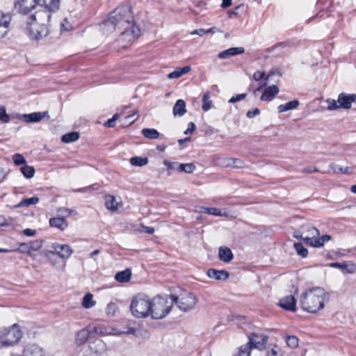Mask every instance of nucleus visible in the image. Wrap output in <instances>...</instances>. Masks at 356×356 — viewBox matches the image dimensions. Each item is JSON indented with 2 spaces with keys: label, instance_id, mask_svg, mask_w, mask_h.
<instances>
[{
  "label": "nucleus",
  "instance_id": "nucleus-1",
  "mask_svg": "<svg viewBox=\"0 0 356 356\" xmlns=\"http://www.w3.org/2000/svg\"><path fill=\"white\" fill-rule=\"evenodd\" d=\"M100 27L106 33L118 30L120 40L129 43L141 35V30L135 24L131 7L128 3L121 4L111 12Z\"/></svg>",
  "mask_w": 356,
  "mask_h": 356
},
{
  "label": "nucleus",
  "instance_id": "nucleus-2",
  "mask_svg": "<svg viewBox=\"0 0 356 356\" xmlns=\"http://www.w3.org/2000/svg\"><path fill=\"white\" fill-rule=\"evenodd\" d=\"M327 298V294L323 288L314 287L301 294L300 305L305 312L316 313L324 308V302Z\"/></svg>",
  "mask_w": 356,
  "mask_h": 356
},
{
  "label": "nucleus",
  "instance_id": "nucleus-3",
  "mask_svg": "<svg viewBox=\"0 0 356 356\" xmlns=\"http://www.w3.org/2000/svg\"><path fill=\"white\" fill-rule=\"evenodd\" d=\"M51 15L48 11H37L28 17L27 29L31 37L39 40L49 33V26Z\"/></svg>",
  "mask_w": 356,
  "mask_h": 356
},
{
  "label": "nucleus",
  "instance_id": "nucleus-4",
  "mask_svg": "<svg viewBox=\"0 0 356 356\" xmlns=\"http://www.w3.org/2000/svg\"><path fill=\"white\" fill-rule=\"evenodd\" d=\"M150 315L154 319H162L171 311L172 300L158 296L150 300Z\"/></svg>",
  "mask_w": 356,
  "mask_h": 356
},
{
  "label": "nucleus",
  "instance_id": "nucleus-5",
  "mask_svg": "<svg viewBox=\"0 0 356 356\" xmlns=\"http://www.w3.org/2000/svg\"><path fill=\"white\" fill-rule=\"evenodd\" d=\"M150 299L145 294L134 297L130 305L132 314L136 318H145L150 315Z\"/></svg>",
  "mask_w": 356,
  "mask_h": 356
},
{
  "label": "nucleus",
  "instance_id": "nucleus-6",
  "mask_svg": "<svg viewBox=\"0 0 356 356\" xmlns=\"http://www.w3.org/2000/svg\"><path fill=\"white\" fill-rule=\"evenodd\" d=\"M356 101V94H348L341 92L338 95L337 100L328 98L325 100L327 104V109L328 111H335L340 108L350 109L352 103Z\"/></svg>",
  "mask_w": 356,
  "mask_h": 356
},
{
  "label": "nucleus",
  "instance_id": "nucleus-7",
  "mask_svg": "<svg viewBox=\"0 0 356 356\" xmlns=\"http://www.w3.org/2000/svg\"><path fill=\"white\" fill-rule=\"evenodd\" d=\"M22 337V332L19 326L14 324L9 328L4 329L0 333V342L4 346H13L17 343Z\"/></svg>",
  "mask_w": 356,
  "mask_h": 356
},
{
  "label": "nucleus",
  "instance_id": "nucleus-8",
  "mask_svg": "<svg viewBox=\"0 0 356 356\" xmlns=\"http://www.w3.org/2000/svg\"><path fill=\"white\" fill-rule=\"evenodd\" d=\"M171 300L172 303L175 302L184 312H188L194 309L197 300L195 296L190 292L181 294L179 298L177 296L171 295Z\"/></svg>",
  "mask_w": 356,
  "mask_h": 356
},
{
  "label": "nucleus",
  "instance_id": "nucleus-9",
  "mask_svg": "<svg viewBox=\"0 0 356 356\" xmlns=\"http://www.w3.org/2000/svg\"><path fill=\"white\" fill-rule=\"evenodd\" d=\"M319 236V230L309 224L302 225L294 234V237L302 240L307 245L312 247V243L310 242V238L316 239Z\"/></svg>",
  "mask_w": 356,
  "mask_h": 356
},
{
  "label": "nucleus",
  "instance_id": "nucleus-10",
  "mask_svg": "<svg viewBox=\"0 0 356 356\" xmlns=\"http://www.w3.org/2000/svg\"><path fill=\"white\" fill-rule=\"evenodd\" d=\"M54 251L47 250L45 251V255L49 257V255H54L55 252L62 259H68L72 254L73 250L69 245L67 244H59L54 243L51 245Z\"/></svg>",
  "mask_w": 356,
  "mask_h": 356
},
{
  "label": "nucleus",
  "instance_id": "nucleus-11",
  "mask_svg": "<svg viewBox=\"0 0 356 356\" xmlns=\"http://www.w3.org/2000/svg\"><path fill=\"white\" fill-rule=\"evenodd\" d=\"M38 0H15V9L20 14L26 15L35 8Z\"/></svg>",
  "mask_w": 356,
  "mask_h": 356
},
{
  "label": "nucleus",
  "instance_id": "nucleus-12",
  "mask_svg": "<svg viewBox=\"0 0 356 356\" xmlns=\"http://www.w3.org/2000/svg\"><path fill=\"white\" fill-rule=\"evenodd\" d=\"M249 341L245 345H249L250 350L252 348L263 349L268 341V337L262 334L252 332L248 335Z\"/></svg>",
  "mask_w": 356,
  "mask_h": 356
},
{
  "label": "nucleus",
  "instance_id": "nucleus-13",
  "mask_svg": "<svg viewBox=\"0 0 356 356\" xmlns=\"http://www.w3.org/2000/svg\"><path fill=\"white\" fill-rule=\"evenodd\" d=\"M163 164L170 170H177L179 172L192 173L195 170V165L193 163H179L165 161Z\"/></svg>",
  "mask_w": 356,
  "mask_h": 356
},
{
  "label": "nucleus",
  "instance_id": "nucleus-14",
  "mask_svg": "<svg viewBox=\"0 0 356 356\" xmlns=\"http://www.w3.org/2000/svg\"><path fill=\"white\" fill-rule=\"evenodd\" d=\"M49 118L50 117L47 111L34 112L29 114H24L22 115L23 120L28 123L39 122L43 119L48 120Z\"/></svg>",
  "mask_w": 356,
  "mask_h": 356
},
{
  "label": "nucleus",
  "instance_id": "nucleus-15",
  "mask_svg": "<svg viewBox=\"0 0 356 356\" xmlns=\"http://www.w3.org/2000/svg\"><path fill=\"white\" fill-rule=\"evenodd\" d=\"M38 5L42 7L38 11H48L51 14L58 10L60 0H38Z\"/></svg>",
  "mask_w": 356,
  "mask_h": 356
},
{
  "label": "nucleus",
  "instance_id": "nucleus-16",
  "mask_svg": "<svg viewBox=\"0 0 356 356\" xmlns=\"http://www.w3.org/2000/svg\"><path fill=\"white\" fill-rule=\"evenodd\" d=\"M280 306L287 311L295 312L296 310V300L293 296H286L280 300Z\"/></svg>",
  "mask_w": 356,
  "mask_h": 356
},
{
  "label": "nucleus",
  "instance_id": "nucleus-17",
  "mask_svg": "<svg viewBox=\"0 0 356 356\" xmlns=\"http://www.w3.org/2000/svg\"><path fill=\"white\" fill-rule=\"evenodd\" d=\"M279 91L276 85L268 86L264 90L260 99L261 101L270 102L279 93Z\"/></svg>",
  "mask_w": 356,
  "mask_h": 356
},
{
  "label": "nucleus",
  "instance_id": "nucleus-18",
  "mask_svg": "<svg viewBox=\"0 0 356 356\" xmlns=\"http://www.w3.org/2000/svg\"><path fill=\"white\" fill-rule=\"evenodd\" d=\"M245 52L244 47H231L226 50H224L220 52L218 54V57L220 59H225L230 56H234L238 54H243Z\"/></svg>",
  "mask_w": 356,
  "mask_h": 356
},
{
  "label": "nucleus",
  "instance_id": "nucleus-19",
  "mask_svg": "<svg viewBox=\"0 0 356 356\" xmlns=\"http://www.w3.org/2000/svg\"><path fill=\"white\" fill-rule=\"evenodd\" d=\"M23 353L24 356H44L43 350L36 344L27 345Z\"/></svg>",
  "mask_w": 356,
  "mask_h": 356
},
{
  "label": "nucleus",
  "instance_id": "nucleus-20",
  "mask_svg": "<svg viewBox=\"0 0 356 356\" xmlns=\"http://www.w3.org/2000/svg\"><path fill=\"white\" fill-rule=\"evenodd\" d=\"M207 275L209 277L216 280H225L229 277V273L224 270L209 269Z\"/></svg>",
  "mask_w": 356,
  "mask_h": 356
},
{
  "label": "nucleus",
  "instance_id": "nucleus-21",
  "mask_svg": "<svg viewBox=\"0 0 356 356\" xmlns=\"http://www.w3.org/2000/svg\"><path fill=\"white\" fill-rule=\"evenodd\" d=\"M90 348L97 355H102L107 350L106 343L100 339L94 340L90 343Z\"/></svg>",
  "mask_w": 356,
  "mask_h": 356
},
{
  "label": "nucleus",
  "instance_id": "nucleus-22",
  "mask_svg": "<svg viewBox=\"0 0 356 356\" xmlns=\"http://www.w3.org/2000/svg\"><path fill=\"white\" fill-rule=\"evenodd\" d=\"M289 44L285 42H278L273 46L266 49V52L271 54L274 53L276 56H281L284 53V49L288 47Z\"/></svg>",
  "mask_w": 356,
  "mask_h": 356
},
{
  "label": "nucleus",
  "instance_id": "nucleus-23",
  "mask_svg": "<svg viewBox=\"0 0 356 356\" xmlns=\"http://www.w3.org/2000/svg\"><path fill=\"white\" fill-rule=\"evenodd\" d=\"M218 257L221 261L228 263L233 259L234 256L230 248L220 247L218 250Z\"/></svg>",
  "mask_w": 356,
  "mask_h": 356
},
{
  "label": "nucleus",
  "instance_id": "nucleus-24",
  "mask_svg": "<svg viewBox=\"0 0 356 356\" xmlns=\"http://www.w3.org/2000/svg\"><path fill=\"white\" fill-rule=\"evenodd\" d=\"M300 105V102L297 99L290 101L286 104H280L277 107L278 113H284L289 111L296 109Z\"/></svg>",
  "mask_w": 356,
  "mask_h": 356
},
{
  "label": "nucleus",
  "instance_id": "nucleus-25",
  "mask_svg": "<svg viewBox=\"0 0 356 356\" xmlns=\"http://www.w3.org/2000/svg\"><path fill=\"white\" fill-rule=\"evenodd\" d=\"M329 266L332 268H337L342 270H345L349 273H353L356 270V266L355 264L353 263L347 264L334 262L330 263Z\"/></svg>",
  "mask_w": 356,
  "mask_h": 356
},
{
  "label": "nucleus",
  "instance_id": "nucleus-26",
  "mask_svg": "<svg viewBox=\"0 0 356 356\" xmlns=\"http://www.w3.org/2000/svg\"><path fill=\"white\" fill-rule=\"evenodd\" d=\"M191 70V68L189 65H186L183 67H177L173 72L168 74V78L170 79H178L183 76L184 74L190 72Z\"/></svg>",
  "mask_w": 356,
  "mask_h": 356
},
{
  "label": "nucleus",
  "instance_id": "nucleus-27",
  "mask_svg": "<svg viewBox=\"0 0 356 356\" xmlns=\"http://www.w3.org/2000/svg\"><path fill=\"white\" fill-rule=\"evenodd\" d=\"M49 225L51 227L58 228L62 231L67 227V223L63 217L50 218Z\"/></svg>",
  "mask_w": 356,
  "mask_h": 356
},
{
  "label": "nucleus",
  "instance_id": "nucleus-28",
  "mask_svg": "<svg viewBox=\"0 0 356 356\" xmlns=\"http://www.w3.org/2000/svg\"><path fill=\"white\" fill-rule=\"evenodd\" d=\"M186 112V103L182 99H178L173 107L174 115L182 116Z\"/></svg>",
  "mask_w": 356,
  "mask_h": 356
},
{
  "label": "nucleus",
  "instance_id": "nucleus-29",
  "mask_svg": "<svg viewBox=\"0 0 356 356\" xmlns=\"http://www.w3.org/2000/svg\"><path fill=\"white\" fill-rule=\"evenodd\" d=\"M105 206L107 209L111 211H115L118 210V202L114 196L111 195H106L104 197Z\"/></svg>",
  "mask_w": 356,
  "mask_h": 356
},
{
  "label": "nucleus",
  "instance_id": "nucleus-30",
  "mask_svg": "<svg viewBox=\"0 0 356 356\" xmlns=\"http://www.w3.org/2000/svg\"><path fill=\"white\" fill-rule=\"evenodd\" d=\"M89 337V331L87 329L79 330L76 334V343L81 346L85 343Z\"/></svg>",
  "mask_w": 356,
  "mask_h": 356
},
{
  "label": "nucleus",
  "instance_id": "nucleus-31",
  "mask_svg": "<svg viewBox=\"0 0 356 356\" xmlns=\"http://www.w3.org/2000/svg\"><path fill=\"white\" fill-rule=\"evenodd\" d=\"M131 276V273L129 269H126L124 270L118 272L115 276V280L119 282H127L129 281Z\"/></svg>",
  "mask_w": 356,
  "mask_h": 356
},
{
  "label": "nucleus",
  "instance_id": "nucleus-32",
  "mask_svg": "<svg viewBox=\"0 0 356 356\" xmlns=\"http://www.w3.org/2000/svg\"><path fill=\"white\" fill-rule=\"evenodd\" d=\"M331 240V236L328 234L323 235L321 237H316V239L310 238V242L312 243V247L320 248L322 247L325 242Z\"/></svg>",
  "mask_w": 356,
  "mask_h": 356
},
{
  "label": "nucleus",
  "instance_id": "nucleus-33",
  "mask_svg": "<svg viewBox=\"0 0 356 356\" xmlns=\"http://www.w3.org/2000/svg\"><path fill=\"white\" fill-rule=\"evenodd\" d=\"M142 134L147 138L156 139L159 138L160 134L155 129L145 128L141 131Z\"/></svg>",
  "mask_w": 356,
  "mask_h": 356
},
{
  "label": "nucleus",
  "instance_id": "nucleus-34",
  "mask_svg": "<svg viewBox=\"0 0 356 356\" xmlns=\"http://www.w3.org/2000/svg\"><path fill=\"white\" fill-rule=\"evenodd\" d=\"M39 202V198L38 197H31L29 198L23 199L16 207H29L31 205H35L38 204Z\"/></svg>",
  "mask_w": 356,
  "mask_h": 356
},
{
  "label": "nucleus",
  "instance_id": "nucleus-35",
  "mask_svg": "<svg viewBox=\"0 0 356 356\" xmlns=\"http://www.w3.org/2000/svg\"><path fill=\"white\" fill-rule=\"evenodd\" d=\"M79 138V134L78 132L72 131L67 133L66 134H64L61 140L62 142L65 143H70L72 142H74L77 140Z\"/></svg>",
  "mask_w": 356,
  "mask_h": 356
},
{
  "label": "nucleus",
  "instance_id": "nucleus-36",
  "mask_svg": "<svg viewBox=\"0 0 356 356\" xmlns=\"http://www.w3.org/2000/svg\"><path fill=\"white\" fill-rule=\"evenodd\" d=\"M148 163L147 157L134 156L130 159V163L134 166H144Z\"/></svg>",
  "mask_w": 356,
  "mask_h": 356
},
{
  "label": "nucleus",
  "instance_id": "nucleus-37",
  "mask_svg": "<svg viewBox=\"0 0 356 356\" xmlns=\"http://www.w3.org/2000/svg\"><path fill=\"white\" fill-rule=\"evenodd\" d=\"M202 107L204 111H208L212 107V101L210 99V92L209 91L203 95Z\"/></svg>",
  "mask_w": 356,
  "mask_h": 356
},
{
  "label": "nucleus",
  "instance_id": "nucleus-38",
  "mask_svg": "<svg viewBox=\"0 0 356 356\" xmlns=\"http://www.w3.org/2000/svg\"><path fill=\"white\" fill-rule=\"evenodd\" d=\"M20 170L23 175L27 179L32 178L35 172L33 166L27 165L26 164L20 168Z\"/></svg>",
  "mask_w": 356,
  "mask_h": 356
},
{
  "label": "nucleus",
  "instance_id": "nucleus-39",
  "mask_svg": "<svg viewBox=\"0 0 356 356\" xmlns=\"http://www.w3.org/2000/svg\"><path fill=\"white\" fill-rule=\"evenodd\" d=\"M92 295L90 293L83 296L82 305L84 308L89 309L95 306V302L92 300Z\"/></svg>",
  "mask_w": 356,
  "mask_h": 356
},
{
  "label": "nucleus",
  "instance_id": "nucleus-40",
  "mask_svg": "<svg viewBox=\"0 0 356 356\" xmlns=\"http://www.w3.org/2000/svg\"><path fill=\"white\" fill-rule=\"evenodd\" d=\"M282 352L280 347L273 345L272 347L269 346L266 350V356H282Z\"/></svg>",
  "mask_w": 356,
  "mask_h": 356
},
{
  "label": "nucleus",
  "instance_id": "nucleus-41",
  "mask_svg": "<svg viewBox=\"0 0 356 356\" xmlns=\"http://www.w3.org/2000/svg\"><path fill=\"white\" fill-rule=\"evenodd\" d=\"M293 247L297 254L302 257H306L308 254L307 250L300 243H295Z\"/></svg>",
  "mask_w": 356,
  "mask_h": 356
},
{
  "label": "nucleus",
  "instance_id": "nucleus-42",
  "mask_svg": "<svg viewBox=\"0 0 356 356\" xmlns=\"http://www.w3.org/2000/svg\"><path fill=\"white\" fill-rule=\"evenodd\" d=\"M236 161H234L233 158H222L218 159V164L224 168L232 167V165L234 164Z\"/></svg>",
  "mask_w": 356,
  "mask_h": 356
},
{
  "label": "nucleus",
  "instance_id": "nucleus-43",
  "mask_svg": "<svg viewBox=\"0 0 356 356\" xmlns=\"http://www.w3.org/2000/svg\"><path fill=\"white\" fill-rule=\"evenodd\" d=\"M58 212L60 215H62L63 216V218L64 217L70 216L71 215L76 216L78 214V212L76 210H74V209H70L65 208V207L60 208L58 210Z\"/></svg>",
  "mask_w": 356,
  "mask_h": 356
},
{
  "label": "nucleus",
  "instance_id": "nucleus-44",
  "mask_svg": "<svg viewBox=\"0 0 356 356\" xmlns=\"http://www.w3.org/2000/svg\"><path fill=\"white\" fill-rule=\"evenodd\" d=\"M250 347L249 345H243L239 348L238 353L234 356H250Z\"/></svg>",
  "mask_w": 356,
  "mask_h": 356
},
{
  "label": "nucleus",
  "instance_id": "nucleus-45",
  "mask_svg": "<svg viewBox=\"0 0 356 356\" xmlns=\"http://www.w3.org/2000/svg\"><path fill=\"white\" fill-rule=\"evenodd\" d=\"M118 306L116 303L111 302L107 305L106 312L108 316H113L116 312Z\"/></svg>",
  "mask_w": 356,
  "mask_h": 356
},
{
  "label": "nucleus",
  "instance_id": "nucleus-46",
  "mask_svg": "<svg viewBox=\"0 0 356 356\" xmlns=\"http://www.w3.org/2000/svg\"><path fill=\"white\" fill-rule=\"evenodd\" d=\"M10 119V116L7 114L5 106H0V120L3 123H8Z\"/></svg>",
  "mask_w": 356,
  "mask_h": 356
},
{
  "label": "nucleus",
  "instance_id": "nucleus-47",
  "mask_svg": "<svg viewBox=\"0 0 356 356\" xmlns=\"http://www.w3.org/2000/svg\"><path fill=\"white\" fill-rule=\"evenodd\" d=\"M286 344L291 348H296L298 345V339L296 336H289L286 339Z\"/></svg>",
  "mask_w": 356,
  "mask_h": 356
},
{
  "label": "nucleus",
  "instance_id": "nucleus-48",
  "mask_svg": "<svg viewBox=\"0 0 356 356\" xmlns=\"http://www.w3.org/2000/svg\"><path fill=\"white\" fill-rule=\"evenodd\" d=\"M13 160L16 165H25L26 163L24 157L20 154H15L13 156Z\"/></svg>",
  "mask_w": 356,
  "mask_h": 356
},
{
  "label": "nucleus",
  "instance_id": "nucleus-49",
  "mask_svg": "<svg viewBox=\"0 0 356 356\" xmlns=\"http://www.w3.org/2000/svg\"><path fill=\"white\" fill-rule=\"evenodd\" d=\"M11 21V17L9 15H2L0 18V27L8 28Z\"/></svg>",
  "mask_w": 356,
  "mask_h": 356
},
{
  "label": "nucleus",
  "instance_id": "nucleus-50",
  "mask_svg": "<svg viewBox=\"0 0 356 356\" xmlns=\"http://www.w3.org/2000/svg\"><path fill=\"white\" fill-rule=\"evenodd\" d=\"M208 214L215 216H227L225 212H222L221 209L214 207H209V210H208Z\"/></svg>",
  "mask_w": 356,
  "mask_h": 356
},
{
  "label": "nucleus",
  "instance_id": "nucleus-51",
  "mask_svg": "<svg viewBox=\"0 0 356 356\" xmlns=\"http://www.w3.org/2000/svg\"><path fill=\"white\" fill-rule=\"evenodd\" d=\"M29 248L31 250V252L37 251L42 247V241L40 240H35L33 241L30 242L29 243Z\"/></svg>",
  "mask_w": 356,
  "mask_h": 356
},
{
  "label": "nucleus",
  "instance_id": "nucleus-52",
  "mask_svg": "<svg viewBox=\"0 0 356 356\" xmlns=\"http://www.w3.org/2000/svg\"><path fill=\"white\" fill-rule=\"evenodd\" d=\"M17 251H19L22 253H26L29 255H31V252L29 243H21L17 249Z\"/></svg>",
  "mask_w": 356,
  "mask_h": 356
},
{
  "label": "nucleus",
  "instance_id": "nucleus-53",
  "mask_svg": "<svg viewBox=\"0 0 356 356\" xmlns=\"http://www.w3.org/2000/svg\"><path fill=\"white\" fill-rule=\"evenodd\" d=\"M266 73L259 70L255 72L253 74V79L256 81H259L261 79L266 80Z\"/></svg>",
  "mask_w": 356,
  "mask_h": 356
},
{
  "label": "nucleus",
  "instance_id": "nucleus-54",
  "mask_svg": "<svg viewBox=\"0 0 356 356\" xmlns=\"http://www.w3.org/2000/svg\"><path fill=\"white\" fill-rule=\"evenodd\" d=\"M246 95H247L245 93H243V94H238L236 96H233L232 97H231L229 99V103H236L238 101H241V100L245 99Z\"/></svg>",
  "mask_w": 356,
  "mask_h": 356
},
{
  "label": "nucleus",
  "instance_id": "nucleus-55",
  "mask_svg": "<svg viewBox=\"0 0 356 356\" xmlns=\"http://www.w3.org/2000/svg\"><path fill=\"white\" fill-rule=\"evenodd\" d=\"M139 117V114L138 112H135L131 115H129L125 118L126 120H127V122L129 124H133Z\"/></svg>",
  "mask_w": 356,
  "mask_h": 356
},
{
  "label": "nucleus",
  "instance_id": "nucleus-56",
  "mask_svg": "<svg viewBox=\"0 0 356 356\" xmlns=\"http://www.w3.org/2000/svg\"><path fill=\"white\" fill-rule=\"evenodd\" d=\"M330 168L334 173H343V168L337 164L332 163L330 164Z\"/></svg>",
  "mask_w": 356,
  "mask_h": 356
},
{
  "label": "nucleus",
  "instance_id": "nucleus-57",
  "mask_svg": "<svg viewBox=\"0 0 356 356\" xmlns=\"http://www.w3.org/2000/svg\"><path fill=\"white\" fill-rule=\"evenodd\" d=\"M259 113H260V110L259 108H256L253 110L248 111L246 113V116L248 118H252L254 116L259 115Z\"/></svg>",
  "mask_w": 356,
  "mask_h": 356
},
{
  "label": "nucleus",
  "instance_id": "nucleus-58",
  "mask_svg": "<svg viewBox=\"0 0 356 356\" xmlns=\"http://www.w3.org/2000/svg\"><path fill=\"white\" fill-rule=\"evenodd\" d=\"M210 31L211 30H205L204 29H197V30L193 31V32H191V34L192 35L196 34V35H198L200 36H202V35H205L206 33H210Z\"/></svg>",
  "mask_w": 356,
  "mask_h": 356
},
{
  "label": "nucleus",
  "instance_id": "nucleus-59",
  "mask_svg": "<svg viewBox=\"0 0 356 356\" xmlns=\"http://www.w3.org/2000/svg\"><path fill=\"white\" fill-rule=\"evenodd\" d=\"M195 128H196L195 124L193 122H191L188 123V128L184 131V134H191L192 132H193L195 131Z\"/></svg>",
  "mask_w": 356,
  "mask_h": 356
},
{
  "label": "nucleus",
  "instance_id": "nucleus-60",
  "mask_svg": "<svg viewBox=\"0 0 356 356\" xmlns=\"http://www.w3.org/2000/svg\"><path fill=\"white\" fill-rule=\"evenodd\" d=\"M11 224L10 222L6 218L3 216H0V227H7Z\"/></svg>",
  "mask_w": 356,
  "mask_h": 356
},
{
  "label": "nucleus",
  "instance_id": "nucleus-61",
  "mask_svg": "<svg viewBox=\"0 0 356 356\" xmlns=\"http://www.w3.org/2000/svg\"><path fill=\"white\" fill-rule=\"evenodd\" d=\"M275 74H277L278 76H281V73L280 72V71H278L277 70H271L270 71L268 74L266 75V81H268V79L272 76H274Z\"/></svg>",
  "mask_w": 356,
  "mask_h": 356
},
{
  "label": "nucleus",
  "instance_id": "nucleus-62",
  "mask_svg": "<svg viewBox=\"0 0 356 356\" xmlns=\"http://www.w3.org/2000/svg\"><path fill=\"white\" fill-rule=\"evenodd\" d=\"M23 233L26 236H33L35 234L36 231L35 229L27 228L23 230Z\"/></svg>",
  "mask_w": 356,
  "mask_h": 356
},
{
  "label": "nucleus",
  "instance_id": "nucleus-63",
  "mask_svg": "<svg viewBox=\"0 0 356 356\" xmlns=\"http://www.w3.org/2000/svg\"><path fill=\"white\" fill-rule=\"evenodd\" d=\"M115 124V122L113 121V120L108 119L105 123L104 125L107 127H114Z\"/></svg>",
  "mask_w": 356,
  "mask_h": 356
},
{
  "label": "nucleus",
  "instance_id": "nucleus-64",
  "mask_svg": "<svg viewBox=\"0 0 356 356\" xmlns=\"http://www.w3.org/2000/svg\"><path fill=\"white\" fill-rule=\"evenodd\" d=\"M232 5V0H222V8H228Z\"/></svg>",
  "mask_w": 356,
  "mask_h": 356
}]
</instances>
